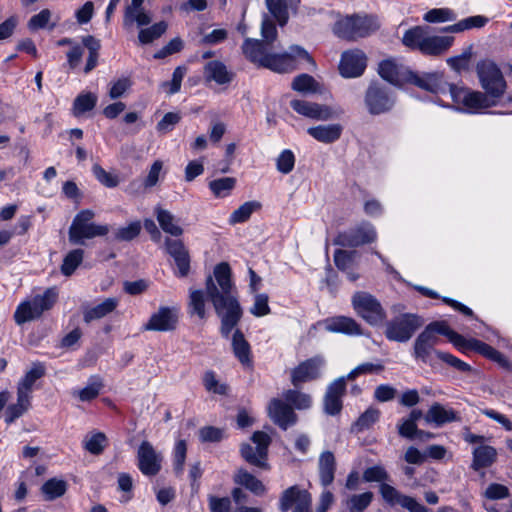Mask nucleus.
Instances as JSON below:
<instances>
[{"mask_svg": "<svg viewBox=\"0 0 512 512\" xmlns=\"http://www.w3.org/2000/svg\"><path fill=\"white\" fill-rule=\"evenodd\" d=\"M210 301L221 318V334L228 337L242 316L240 305L230 290H193L190 294L189 313L205 319L206 304Z\"/></svg>", "mask_w": 512, "mask_h": 512, "instance_id": "nucleus-1", "label": "nucleus"}, {"mask_svg": "<svg viewBox=\"0 0 512 512\" xmlns=\"http://www.w3.org/2000/svg\"><path fill=\"white\" fill-rule=\"evenodd\" d=\"M242 51L251 62L270 69L276 73H289L296 69V61L307 62L312 70L316 68L315 61L309 53L298 45H293L288 52L269 53L266 45L258 39L247 38L242 45Z\"/></svg>", "mask_w": 512, "mask_h": 512, "instance_id": "nucleus-2", "label": "nucleus"}, {"mask_svg": "<svg viewBox=\"0 0 512 512\" xmlns=\"http://www.w3.org/2000/svg\"><path fill=\"white\" fill-rule=\"evenodd\" d=\"M401 41L404 46L424 55L440 56L452 46L454 37L431 35L429 27L415 26L405 31Z\"/></svg>", "mask_w": 512, "mask_h": 512, "instance_id": "nucleus-3", "label": "nucleus"}, {"mask_svg": "<svg viewBox=\"0 0 512 512\" xmlns=\"http://www.w3.org/2000/svg\"><path fill=\"white\" fill-rule=\"evenodd\" d=\"M45 374L41 363H33L17 385V402L6 409V422L11 423L23 415L30 407L33 386Z\"/></svg>", "mask_w": 512, "mask_h": 512, "instance_id": "nucleus-4", "label": "nucleus"}, {"mask_svg": "<svg viewBox=\"0 0 512 512\" xmlns=\"http://www.w3.org/2000/svg\"><path fill=\"white\" fill-rule=\"evenodd\" d=\"M95 213L90 209L80 211L73 219L69 228V240L73 244H83L84 239L105 236L109 232L108 225L92 223Z\"/></svg>", "mask_w": 512, "mask_h": 512, "instance_id": "nucleus-5", "label": "nucleus"}, {"mask_svg": "<svg viewBox=\"0 0 512 512\" xmlns=\"http://www.w3.org/2000/svg\"><path fill=\"white\" fill-rule=\"evenodd\" d=\"M477 74L485 93L493 100L504 95L507 84L499 67L490 60L480 61L476 66Z\"/></svg>", "mask_w": 512, "mask_h": 512, "instance_id": "nucleus-6", "label": "nucleus"}, {"mask_svg": "<svg viewBox=\"0 0 512 512\" xmlns=\"http://www.w3.org/2000/svg\"><path fill=\"white\" fill-rule=\"evenodd\" d=\"M449 93L456 105L462 106L461 110L468 113H478L482 109L493 107L496 100L491 99L486 93L471 91L466 88L449 86Z\"/></svg>", "mask_w": 512, "mask_h": 512, "instance_id": "nucleus-7", "label": "nucleus"}, {"mask_svg": "<svg viewBox=\"0 0 512 512\" xmlns=\"http://www.w3.org/2000/svg\"><path fill=\"white\" fill-rule=\"evenodd\" d=\"M424 321L416 314H402L386 324L385 336L390 341H409Z\"/></svg>", "mask_w": 512, "mask_h": 512, "instance_id": "nucleus-8", "label": "nucleus"}, {"mask_svg": "<svg viewBox=\"0 0 512 512\" xmlns=\"http://www.w3.org/2000/svg\"><path fill=\"white\" fill-rule=\"evenodd\" d=\"M57 298L54 290H47L43 295L36 296L32 300L24 301L17 307L14 319L18 325L34 320L50 309Z\"/></svg>", "mask_w": 512, "mask_h": 512, "instance_id": "nucleus-9", "label": "nucleus"}, {"mask_svg": "<svg viewBox=\"0 0 512 512\" xmlns=\"http://www.w3.org/2000/svg\"><path fill=\"white\" fill-rule=\"evenodd\" d=\"M356 313L370 325H378L384 321L386 314L379 301L367 292H357L352 298Z\"/></svg>", "mask_w": 512, "mask_h": 512, "instance_id": "nucleus-10", "label": "nucleus"}, {"mask_svg": "<svg viewBox=\"0 0 512 512\" xmlns=\"http://www.w3.org/2000/svg\"><path fill=\"white\" fill-rule=\"evenodd\" d=\"M252 441L256 447L254 448L250 444H243L241 447L242 457L250 464L266 468L267 450L271 442L269 435L262 431H257L252 435Z\"/></svg>", "mask_w": 512, "mask_h": 512, "instance_id": "nucleus-11", "label": "nucleus"}, {"mask_svg": "<svg viewBox=\"0 0 512 512\" xmlns=\"http://www.w3.org/2000/svg\"><path fill=\"white\" fill-rule=\"evenodd\" d=\"M312 498L310 493L299 486H291L283 491L279 508L281 512L293 509V512H311Z\"/></svg>", "mask_w": 512, "mask_h": 512, "instance_id": "nucleus-12", "label": "nucleus"}, {"mask_svg": "<svg viewBox=\"0 0 512 512\" xmlns=\"http://www.w3.org/2000/svg\"><path fill=\"white\" fill-rule=\"evenodd\" d=\"M394 103V96L382 85L373 83L367 89L365 104L371 114L385 113L393 107Z\"/></svg>", "mask_w": 512, "mask_h": 512, "instance_id": "nucleus-13", "label": "nucleus"}, {"mask_svg": "<svg viewBox=\"0 0 512 512\" xmlns=\"http://www.w3.org/2000/svg\"><path fill=\"white\" fill-rule=\"evenodd\" d=\"M180 310L178 306H162L153 313L144 329L147 331L167 332L176 329Z\"/></svg>", "mask_w": 512, "mask_h": 512, "instance_id": "nucleus-14", "label": "nucleus"}, {"mask_svg": "<svg viewBox=\"0 0 512 512\" xmlns=\"http://www.w3.org/2000/svg\"><path fill=\"white\" fill-rule=\"evenodd\" d=\"M139 470L146 476H154L161 470L163 456L148 441H143L137 451Z\"/></svg>", "mask_w": 512, "mask_h": 512, "instance_id": "nucleus-15", "label": "nucleus"}, {"mask_svg": "<svg viewBox=\"0 0 512 512\" xmlns=\"http://www.w3.org/2000/svg\"><path fill=\"white\" fill-rule=\"evenodd\" d=\"M380 77L387 82L401 86L409 81L411 71L395 58L382 60L378 65Z\"/></svg>", "mask_w": 512, "mask_h": 512, "instance_id": "nucleus-16", "label": "nucleus"}, {"mask_svg": "<svg viewBox=\"0 0 512 512\" xmlns=\"http://www.w3.org/2000/svg\"><path fill=\"white\" fill-rule=\"evenodd\" d=\"M377 233L370 223H361L356 228L342 233L337 237L336 243L341 246L357 247L376 240Z\"/></svg>", "mask_w": 512, "mask_h": 512, "instance_id": "nucleus-17", "label": "nucleus"}, {"mask_svg": "<svg viewBox=\"0 0 512 512\" xmlns=\"http://www.w3.org/2000/svg\"><path fill=\"white\" fill-rule=\"evenodd\" d=\"M324 366L325 360L321 356H316L300 363L291 372L292 384L297 387L304 382L318 378Z\"/></svg>", "mask_w": 512, "mask_h": 512, "instance_id": "nucleus-18", "label": "nucleus"}, {"mask_svg": "<svg viewBox=\"0 0 512 512\" xmlns=\"http://www.w3.org/2000/svg\"><path fill=\"white\" fill-rule=\"evenodd\" d=\"M367 59L361 50H349L342 54L339 64L340 74L345 78H356L363 74Z\"/></svg>", "mask_w": 512, "mask_h": 512, "instance_id": "nucleus-19", "label": "nucleus"}, {"mask_svg": "<svg viewBox=\"0 0 512 512\" xmlns=\"http://www.w3.org/2000/svg\"><path fill=\"white\" fill-rule=\"evenodd\" d=\"M165 250L173 258L176 267L177 275L185 277L190 269V255L184 243L179 239H165Z\"/></svg>", "mask_w": 512, "mask_h": 512, "instance_id": "nucleus-20", "label": "nucleus"}, {"mask_svg": "<svg viewBox=\"0 0 512 512\" xmlns=\"http://www.w3.org/2000/svg\"><path fill=\"white\" fill-rule=\"evenodd\" d=\"M290 105L298 114L316 120L325 121L333 118L336 114L332 107L304 100H292Z\"/></svg>", "mask_w": 512, "mask_h": 512, "instance_id": "nucleus-21", "label": "nucleus"}, {"mask_svg": "<svg viewBox=\"0 0 512 512\" xmlns=\"http://www.w3.org/2000/svg\"><path fill=\"white\" fill-rule=\"evenodd\" d=\"M410 83L418 86L419 88L428 92L437 94L444 93L446 90L449 91V84L444 80L443 74L433 72L424 73L421 75L415 74L411 71V77H409Z\"/></svg>", "mask_w": 512, "mask_h": 512, "instance_id": "nucleus-22", "label": "nucleus"}, {"mask_svg": "<svg viewBox=\"0 0 512 512\" xmlns=\"http://www.w3.org/2000/svg\"><path fill=\"white\" fill-rule=\"evenodd\" d=\"M271 420L280 428L286 430L296 423L297 417L292 408L279 399H272L268 405Z\"/></svg>", "mask_w": 512, "mask_h": 512, "instance_id": "nucleus-23", "label": "nucleus"}, {"mask_svg": "<svg viewBox=\"0 0 512 512\" xmlns=\"http://www.w3.org/2000/svg\"><path fill=\"white\" fill-rule=\"evenodd\" d=\"M318 325L322 326L328 332L343 333L352 336L362 334L359 324L350 317H331L319 322Z\"/></svg>", "mask_w": 512, "mask_h": 512, "instance_id": "nucleus-24", "label": "nucleus"}, {"mask_svg": "<svg viewBox=\"0 0 512 512\" xmlns=\"http://www.w3.org/2000/svg\"><path fill=\"white\" fill-rule=\"evenodd\" d=\"M439 337L433 335L430 330L424 329L414 342V357L420 359L424 363H431V355L436 350L433 347L438 344Z\"/></svg>", "mask_w": 512, "mask_h": 512, "instance_id": "nucleus-25", "label": "nucleus"}, {"mask_svg": "<svg viewBox=\"0 0 512 512\" xmlns=\"http://www.w3.org/2000/svg\"><path fill=\"white\" fill-rule=\"evenodd\" d=\"M345 377H340L334 380L327 388V392L324 399V407L326 413L335 415L342 409L341 397L345 391Z\"/></svg>", "mask_w": 512, "mask_h": 512, "instance_id": "nucleus-26", "label": "nucleus"}, {"mask_svg": "<svg viewBox=\"0 0 512 512\" xmlns=\"http://www.w3.org/2000/svg\"><path fill=\"white\" fill-rule=\"evenodd\" d=\"M460 418L458 413L452 408L443 406L440 403H434L430 406L424 420L428 424H434L436 426H443L447 423L458 421Z\"/></svg>", "mask_w": 512, "mask_h": 512, "instance_id": "nucleus-27", "label": "nucleus"}, {"mask_svg": "<svg viewBox=\"0 0 512 512\" xmlns=\"http://www.w3.org/2000/svg\"><path fill=\"white\" fill-rule=\"evenodd\" d=\"M267 9L280 26H284L291 12L297 9L299 0H265Z\"/></svg>", "mask_w": 512, "mask_h": 512, "instance_id": "nucleus-28", "label": "nucleus"}, {"mask_svg": "<svg viewBox=\"0 0 512 512\" xmlns=\"http://www.w3.org/2000/svg\"><path fill=\"white\" fill-rule=\"evenodd\" d=\"M203 73L207 81H214L219 85L230 83L233 79V74L219 60H212L206 63Z\"/></svg>", "mask_w": 512, "mask_h": 512, "instance_id": "nucleus-29", "label": "nucleus"}, {"mask_svg": "<svg viewBox=\"0 0 512 512\" xmlns=\"http://www.w3.org/2000/svg\"><path fill=\"white\" fill-rule=\"evenodd\" d=\"M154 214L161 229L171 236L179 237L183 234V228L179 224V219L170 211L162 207H156Z\"/></svg>", "mask_w": 512, "mask_h": 512, "instance_id": "nucleus-30", "label": "nucleus"}, {"mask_svg": "<svg viewBox=\"0 0 512 512\" xmlns=\"http://www.w3.org/2000/svg\"><path fill=\"white\" fill-rule=\"evenodd\" d=\"M314 139L323 143H332L341 136L342 127L339 124L319 125L307 130Z\"/></svg>", "mask_w": 512, "mask_h": 512, "instance_id": "nucleus-31", "label": "nucleus"}, {"mask_svg": "<svg viewBox=\"0 0 512 512\" xmlns=\"http://www.w3.org/2000/svg\"><path fill=\"white\" fill-rule=\"evenodd\" d=\"M358 256L357 251H347L338 249L334 252V263L338 269L347 272V276L352 281L358 278V275L354 272L349 271L352 269L356 263V258Z\"/></svg>", "mask_w": 512, "mask_h": 512, "instance_id": "nucleus-32", "label": "nucleus"}, {"mask_svg": "<svg viewBox=\"0 0 512 512\" xmlns=\"http://www.w3.org/2000/svg\"><path fill=\"white\" fill-rule=\"evenodd\" d=\"M462 352L467 351H475L479 354L494 360L496 362H502L503 356L501 353H499L497 350H495L493 347L487 345L484 342H481L475 338H466L465 343L461 349Z\"/></svg>", "mask_w": 512, "mask_h": 512, "instance_id": "nucleus-33", "label": "nucleus"}, {"mask_svg": "<svg viewBox=\"0 0 512 512\" xmlns=\"http://www.w3.org/2000/svg\"><path fill=\"white\" fill-rule=\"evenodd\" d=\"M335 458L330 451L323 452L319 457V476L322 486L330 485L334 480Z\"/></svg>", "mask_w": 512, "mask_h": 512, "instance_id": "nucleus-34", "label": "nucleus"}, {"mask_svg": "<svg viewBox=\"0 0 512 512\" xmlns=\"http://www.w3.org/2000/svg\"><path fill=\"white\" fill-rule=\"evenodd\" d=\"M118 301L116 298H107L103 302L84 309V321L89 323L93 320L103 318L111 313L117 307Z\"/></svg>", "mask_w": 512, "mask_h": 512, "instance_id": "nucleus-35", "label": "nucleus"}, {"mask_svg": "<svg viewBox=\"0 0 512 512\" xmlns=\"http://www.w3.org/2000/svg\"><path fill=\"white\" fill-rule=\"evenodd\" d=\"M426 329L430 330L433 335H444L449 341L460 351L465 343L466 338L462 335L454 332L450 327L443 321L433 322L429 324Z\"/></svg>", "mask_w": 512, "mask_h": 512, "instance_id": "nucleus-36", "label": "nucleus"}, {"mask_svg": "<svg viewBox=\"0 0 512 512\" xmlns=\"http://www.w3.org/2000/svg\"><path fill=\"white\" fill-rule=\"evenodd\" d=\"M234 482L238 485L244 486L255 495H263L266 491L263 483L254 475L246 470L240 469L234 476Z\"/></svg>", "mask_w": 512, "mask_h": 512, "instance_id": "nucleus-37", "label": "nucleus"}, {"mask_svg": "<svg viewBox=\"0 0 512 512\" xmlns=\"http://www.w3.org/2000/svg\"><path fill=\"white\" fill-rule=\"evenodd\" d=\"M496 455V450L491 446L482 445L475 448L473 451L472 468L474 470H479L481 468L489 467L495 461Z\"/></svg>", "mask_w": 512, "mask_h": 512, "instance_id": "nucleus-38", "label": "nucleus"}, {"mask_svg": "<svg viewBox=\"0 0 512 512\" xmlns=\"http://www.w3.org/2000/svg\"><path fill=\"white\" fill-rule=\"evenodd\" d=\"M152 22V16L149 11L144 8L125 9L123 16V26L130 28L133 24L137 27L147 26Z\"/></svg>", "mask_w": 512, "mask_h": 512, "instance_id": "nucleus-39", "label": "nucleus"}, {"mask_svg": "<svg viewBox=\"0 0 512 512\" xmlns=\"http://www.w3.org/2000/svg\"><path fill=\"white\" fill-rule=\"evenodd\" d=\"M52 18V12L49 9H43L29 19L27 27L30 31H37L39 29L53 30L57 26L59 18H56L55 21H52Z\"/></svg>", "mask_w": 512, "mask_h": 512, "instance_id": "nucleus-40", "label": "nucleus"}, {"mask_svg": "<svg viewBox=\"0 0 512 512\" xmlns=\"http://www.w3.org/2000/svg\"><path fill=\"white\" fill-rule=\"evenodd\" d=\"M232 347L236 358L241 364L250 365V346L239 330H235L233 334Z\"/></svg>", "mask_w": 512, "mask_h": 512, "instance_id": "nucleus-41", "label": "nucleus"}, {"mask_svg": "<svg viewBox=\"0 0 512 512\" xmlns=\"http://www.w3.org/2000/svg\"><path fill=\"white\" fill-rule=\"evenodd\" d=\"M260 208L261 204L258 201H247L231 213L228 222L231 225L246 222Z\"/></svg>", "mask_w": 512, "mask_h": 512, "instance_id": "nucleus-42", "label": "nucleus"}, {"mask_svg": "<svg viewBox=\"0 0 512 512\" xmlns=\"http://www.w3.org/2000/svg\"><path fill=\"white\" fill-rule=\"evenodd\" d=\"M82 443L84 449L89 453L99 455L106 448L108 441L104 433L93 431L84 437Z\"/></svg>", "mask_w": 512, "mask_h": 512, "instance_id": "nucleus-43", "label": "nucleus"}, {"mask_svg": "<svg viewBox=\"0 0 512 512\" xmlns=\"http://www.w3.org/2000/svg\"><path fill=\"white\" fill-rule=\"evenodd\" d=\"M355 30L354 39L366 37L375 32L379 28L377 19L373 16H354Z\"/></svg>", "mask_w": 512, "mask_h": 512, "instance_id": "nucleus-44", "label": "nucleus"}, {"mask_svg": "<svg viewBox=\"0 0 512 512\" xmlns=\"http://www.w3.org/2000/svg\"><path fill=\"white\" fill-rule=\"evenodd\" d=\"M488 22V19L484 16L477 15L465 18L455 24L446 26L443 28L444 32L459 33L471 28H481Z\"/></svg>", "mask_w": 512, "mask_h": 512, "instance_id": "nucleus-45", "label": "nucleus"}, {"mask_svg": "<svg viewBox=\"0 0 512 512\" xmlns=\"http://www.w3.org/2000/svg\"><path fill=\"white\" fill-rule=\"evenodd\" d=\"M67 483L64 480L52 478L47 480L41 487L46 500L51 501L65 494Z\"/></svg>", "mask_w": 512, "mask_h": 512, "instance_id": "nucleus-46", "label": "nucleus"}, {"mask_svg": "<svg viewBox=\"0 0 512 512\" xmlns=\"http://www.w3.org/2000/svg\"><path fill=\"white\" fill-rule=\"evenodd\" d=\"M236 179L234 177H223L209 182V188L217 198H224L231 194L235 188Z\"/></svg>", "mask_w": 512, "mask_h": 512, "instance_id": "nucleus-47", "label": "nucleus"}, {"mask_svg": "<svg viewBox=\"0 0 512 512\" xmlns=\"http://www.w3.org/2000/svg\"><path fill=\"white\" fill-rule=\"evenodd\" d=\"M167 27L168 25L165 21H160L150 27L142 28L138 33V40L141 44H149L161 37L166 32Z\"/></svg>", "mask_w": 512, "mask_h": 512, "instance_id": "nucleus-48", "label": "nucleus"}, {"mask_svg": "<svg viewBox=\"0 0 512 512\" xmlns=\"http://www.w3.org/2000/svg\"><path fill=\"white\" fill-rule=\"evenodd\" d=\"M102 388V382L97 377H92L87 385L79 390L73 391V396H77L81 401H90L96 398Z\"/></svg>", "mask_w": 512, "mask_h": 512, "instance_id": "nucleus-49", "label": "nucleus"}, {"mask_svg": "<svg viewBox=\"0 0 512 512\" xmlns=\"http://www.w3.org/2000/svg\"><path fill=\"white\" fill-rule=\"evenodd\" d=\"M213 276L220 288H232V270L227 262L218 263L213 270Z\"/></svg>", "mask_w": 512, "mask_h": 512, "instance_id": "nucleus-50", "label": "nucleus"}, {"mask_svg": "<svg viewBox=\"0 0 512 512\" xmlns=\"http://www.w3.org/2000/svg\"><path fill=\"white\" fill-rule=\"evenodd\" d=\"M292 89L301 93H315L319 90V84L312 76L301 74L294 78Z\"/></svg>", "mask_w": 512, "mask_h": 512, "instance_id": "nucleus-51", "label": "nucleus"}, {"mask_svg": "<svg viewBox=\"0 0 512 512\" xmlns=\"http://www.w3.org/2000/svg\"><path fill=\"white\" fill-rule=\"evenodd\" d=\"M456 17L455 12L449 8H434L426 12L423 19L428 23H442L454 21Z\"/></svg>", "mask_w": 512, "mask_h": 512, "instance_id": "nucleus-52", "label": "nucleus"}, {"mask_svg": "<svg viewBox=\"0 0 512 512\" xmlns=\"http://www.w3.org/2000/svg\"><path fill=\"white\" fill-rule=\"evenodd\" d=\"M372 499L373 493L371 492L354 494L346 500V505L350 512H362L370 505Z\"/></svg>", "mask_w": 512, "mask_h": 512, "instance_id": "nucleus-53", "label": "nucleus"}, {"mask_svg": "<svg viewBox=\"0 0 512 512\" xmlns=\"http://www.w3.org/2000/svg\"><path fill=\"white\" fill-rule=\"evenodd\" d=\"M354 16H347L338 20L333 28L334 33L344 39H354Z\"/></svg>", "mask_w": 512, "mask_h": 512, "instance_id": "nucleus-54", "label": "nucleus"}, {"mask_svg": "<svg viewBox=\"0 0 512 512\" xmlns=\"http://www.w3.org/2000/svg\"><path fill=\"white\" fill-rule=\"evenodd\" d=\"M277 35V29L273 20L268 15H264L261 23V41L266 45V49L277 39Z\"/></svg>", "mask_w": 512, "mask_h": 512, "instance_id": "nucleus-55", "label": "nucleus"}, {"mask_svg": "<svg viewBox=\"0 0 512 512\" xmlns=\"http://www.w3.org/2000/svg\"><path fill=\"white\" fill-rule=\"evenodd\" d=\"M83 259V250L75 249L69 252L64 258L61 270L64 275H71L75 269L79 266Z\"/></svg>", "mask_w": 512, "mask_h": 512, "instance_id": "nucleus-56", "label": "nucleus"}, {"mask_svg": "<svg viewBox=\"0 0 512 512\" xmlns=\"http://www.w3.org/2000/svg\"><path fill=\"white\" fill-rule=\"evenodd\" d=\"M97 102V97L92 93L81 94L75 100L73 104L75 115L83 114L87 111L92 110Z\"/></svg>", "mask_w": 512, "mask_h": 512, "instance_id": "nucleus-57", "label": "nucleus"}, {"mask_svg": "<svg viewBox=\"0 0 512 512\" xmlns=\"http://www.w3.org/2000/svg\"><path fill=\"white\" fill-rule=\"evenodd\" d=\"M141 228L140 221L131 222L127 226L116 230L115 239L118 241H131L139 235Z\"/></svg>", "mask_w": 512, "mask_h": 512, "instance_id": "nucleus-58", "label": "nucleus"}, {"mask_svg": "<svg viewBox=\"0 0 512 512\" xmlns=\"http://www.w3.org/2000/svg\"><path fill=\"white\" fill-rule=\"evenodd\" d=\"M92 172L95 178L105 187L114 188L119 184V179L116 175L107 172L98 164L93 165Z\"/></svg>", "mask_w": 512, "mask_h": 512, "instance_id": "nucleus-59", "label": "nucleus"}, {"mask_svg": "<svg viewBox=\"0 0 512 512\" xmlns=\"http://www.w3.org/2000/svg\"><path fill=\"white\" fill-rule=\"evenodd\" d=\"M384 370V366L381 363H370L365 362L356 366L347 375V379L353 380L360 375L380 373Z\"/></svg>", "mask_w": 512, "mask_h": 512, "instance_id": "nucleus-60", "label": "nucleus"}, {"mask_svg": "<svg viewBox=\"0 0 512 512\" xmlns=\"http://www.w3.org/2000/svg\"><path fill=\"white\" fill-rule=\"evenodd\" d=\"M380 411L376 408H368L363 414L360 415L355 423V427L359 431L370 428L379 419Z\"/></svg>", "mask_w": 512, "mask_h": 512, "instance_id": "nucleus-61", "label": "nucleus"}, {"mask_svg": "<svg viewBox=\"0 0 512 512\" xmlns=\"http://www.w3.org/2000/svg\"><path fill=\"white\" fill-rule=\"evenodd\" d=\"M284 397L286 401L292 403L297 409H307L311 406V398L307 394L295 390H288L284 394Z\"/></svg>", "mask_w": 512, "mask_h": 512, "instance_id": "nucleus-62", "label": "nucleus"}, {"mask_svg": "<svg viewBox=\"0 0 512 512\" xmlns=\"http://www.w3.org/2000/svg\"><path fill=\"white\" fill-rule=\"evenodd\" d=\"M203 382L208 392L223 395L227 391V386L223 383H220L212 371L205 373Z\"/></svg>", "mask_w": 512, "mask_h": 512, "instance_id": "nucleus-63", "label": "nucleus"}, {"mask_svg": "<svg viewBox=\"0 0 512 512\" xmlns=\"http://www.w3.org/2000/svg\"><path fill=\"white\" fill-rule=\"evenodd\" d=\"M181 116L178 113L168 112L157 123L156 129L161 134H166L173 130L176 124L179 123Z\"/></svg>", "mask_w": 512, "mask_h": 512, "instance_id": "nucleus-64", "label": "nucleus"}]
</instances>
